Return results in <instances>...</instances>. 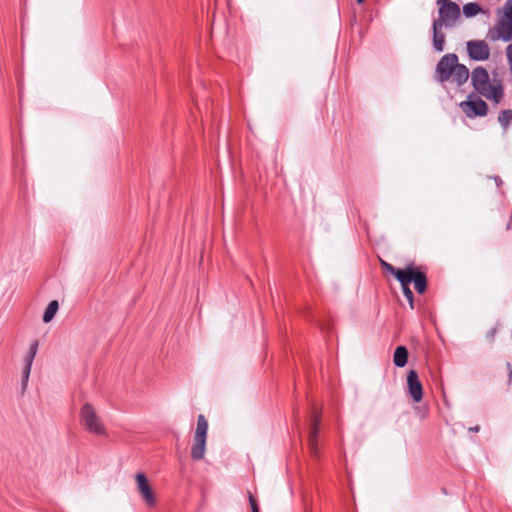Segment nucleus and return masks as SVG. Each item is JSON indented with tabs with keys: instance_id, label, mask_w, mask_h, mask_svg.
Returning a JSON list of instances; mask_svg holds the SVG:
<instances>
[{
	"instance_id": "obj_1",
	"label": "nucleus",
	"mask_w": 512,
	"mask_h": 512,
	"mask_svg": "<svg viewBox=\"0 0 512 512\" xmlns=\"http://www.w3.org/2000/svg\"><path fill=\"white\" fill-rule=\"evenodd\" d=\"M471 82L474 90L487 99H492L495 103H499L503 99L502 84L491 85L488 71L484 67L477 66L473 69Z\"/></svg>"
},
{
	"instance_id": "obj_2",
	"label": "nucleus",
	"mask_w": 512,
	"mask_h": 512,
	"mask_svg": "<svg viewBox=\"0 0 512 512\" xmlns=\"http://www.w3.org/2000/svg\"><path fill=\"white\" fill-rule=\"evenodd\" d=\"M208 422L204 415L200 414L197 418V427L194 435V443L191 448V458L199 461L204 458L206 439H207Z\"/></svg>"
},
{
	"instance_id": "obj_3",
	"label": "nucleus",
	"mask_w": 512,
	"mask_h": 512,
	"mask_svg": "<svg viewBox=\"0 0 512 512\" xmlns=\"http://www.w3.org/2000/svg\"><path fill=\"white\" fill-rule=\"evenodd\" d=\"M80 420L82 425L91 433L97 435L105 434V428L100 421L94 407L90 403H85L80 410Z\"/></svg>"
},
{
	"instance_id": "obj_4",
	"label": "nucleus",
	"mask_w": 512,
	"mask_h": 512,
	"mask_svg": "<svg viewBox=\"0 0 512 512\" xmlns=\"http://www.w3.org/2000/svg\"><path fill=\"white\" fill-rule=\"evenodd\" d=\"M461 17V10L456 2L441 5L438 9V18L433 22L444 26V28H451L455 26L457 20Z\"/></svg>"
},
{
	"instance_id": "obj_5",
	"label": "nucleus",
	"mask_w": 512,
	"mask_h": 512,
	"mask_svg": "<svg viewBox=\"0 0 512 512\" xmlns=\"http://www.w3.org/2000/svg\"><path fill=\"white\" fill-rule=\"evenodd\" d=\"M402 279H404V283L414 284L415 290L419 294H424L427 290V276L424 271L421 270L420 267L415 266L413 263L408 264L405 267L404 275H401Z\"/></svg>"
},
{
	"instance_id": "obj_6",
	"label": "nucleus",
	"mask_w": 512,
	"mask_h": 512,
	"mask_svg": "<svg viewBox=\"0 0 512 512\" xmlns=\"http://www.w3.org/2000/svg\"><path fill=\"white\" fill-rule=\"evenodd\" d=\"M458 64V56L455 53H448L441 57L439 62L436 65L435 69V79L444 83L448 81L453 71L455 70L456 65Z\"/></svg>"
},
{
	"instance_id": "obj_7",
	"label": "nucleus",
	"mask_w": 512,
	"mask_h": 512,
	"mask_svg": "<svg viewBox=\"0 0 512 512\" xmlns=\"http://www.w3.org/2000/svg\"><path fill=\"white\" fill-rule=\"evenodd\" d=\"M460 107L468 118L484 117L488 113V105L479 96L470 94Z\"/></svg>"
},
{
	"instance_id": "obj_8",
	"label": "nucleus",
	"mask_w": 512,
	"mask_h": 512,
	"mask_svg": "<svg viewBox=\"0 0 512 512\" xmlns=\"http://www.w3.org/2000/svg\"><path fill=\"white\" fill-rule=\"evenodd\" d=\"M466 48L471 60L485 61L490 57V48L484 40H470L466 43Z\"/></svg>"
},
{
	"instance_id": "obj_9",
	"label": "nucleus",
	"mask_w": 512,
	"mask_h": 512,
	"mask_svg": "<svg viewBox=\"0 0 512 512\" xmlns=\"http://www.w3.org/2000/svg\"><path fill=\"white\" fill-rule=\"evenodd\" d=\"M407 389L412 400L419 403L423 399V386L416 370H409L407 374Z\"/></svg>"
},
{
	"instance_id": "obj_10",
	"label": "nucleus",
	"mask_w": 512,
	"mask_h": 512,
	"mask_svg": "<svg viewBox=\"0 0 512 512\" xmlns=\"http://www.w3.org/2000/svg\"><path fill=\"white\" fill-rule=\"evenodd\" d=\"M136 483L138 491L141 493L144 501L148 506H154L156 503L154 492L149 485L148 479L143 473L136 474Z\"/></svg>"
},
{
	"instance_id": "obj_11",
	"label": "nucleus",
	"mask_w": 512,
	"mask_h": 512,
	"mask_svg": "<svg viewBox=\"0 0 512 512\" xmlns=\"http://www.w3.org/2000/svg\"><path fill=\"white\" fill-rule=\"evenodd\" d=\"M496 29L497 34H495L493 30H490L488 33V37L491 40L502 39L504 42L512 40V20L499 19Z\"/></svg>"
},
{
	"instance_id": "obj_12",
	"label": "nucleus",
	"mask_w": 512,
	"mask_h": 512,
	"mask_svg": "<svg viewBox=\"0 0 512 512\" xmlns=\"http://www.w3.org/2000/svg\"><path fill=\"white\" fill-rule=\"evenodd\" d=\"M319 427H320V414L315 412L312 422H311V425H310L309 433H308V446H309L310 451L313 454H316L317 449H318Z\"/></svg>"
},
{
	"instance_id": "obj_13",
	"label": "nucleus",
	"mask_w": 512,
	"mask_h": 512,
	"mask_svg": "<svg viewBox=\"0 0 512 512\" xmlns=\"http://www.w3.org/2000/svg\"><path fill=\"white\" fill-rule=\"evenodd\" d=\"M444 26L439 25L438 23L433 22L432 23V42H433V48L436 52H442L444 51V45H445V35L442 32V28Z\"/></svg>"
},
{
	"instance_id": "obj_14",
	"label": "nucleus",
	"mask_w": 512,
	"mask_h": 512,
	"mask_svg": "<svg viewBox=\"0 0 512 512\" xmlns=\"http://www.w3.org/2000/svg\"><path fill=\"white\" fill-rule=\"evenodd\" d=\"M451 77H453V81L458 86H462L463 84H465L468 81L469 69L467 68L466 65L460 64L458 62V64L456 65L455 70L453 71Z\"/></svg>"
},
{
	"instance_id": "obj_15",
	"label": "nucleus",
	"mask_w": 512,
	"mask_h": 512,
	"mask_svg": "<svg viewBox=\"0 0 512 512\" xmlns=\"http://www.w3.org/2000/svg\"><path fill=\"white\" fill-rule=\"evenodd\" d=\"M409 351L406 346H397L393 354V363L396 367L402 368L408 362Z\"/></svg>"
},
{
	"instance_id": "obj_16",
	"label": "nucleus",
	"mask_w": 512,
	"mask_h": 512,
	"mask_svg": "<svg viewBox=\"0 0 512 512\" xmlns=\"http://www.w3.org/2000/svg\"><path fill=\"white\" fill-rule=\"evenodd\" d=\"M33 361H34V358H32L31 356H28L27 354L24 356V359H23V369H22V379H21V390H22V393H24L26 388H27Z\"/></svg>"
},
{
	"instance_id": "obj_17",
	"label": "nucleus",
	"mask_w": 512,
	"mask_h": 512,
	"mask_svg": "<svg viewBox=\"0 0 512 512\" xmlns=\"http://www.w3.org/2000/svg\"><path fill=\"white\" fill-rule=\"evenodd\" d=\"M59 309V303L57 300H52L48 306L46 307L44 314H43V322L49 323L52 321V319L55 317L57 311Z\"/></svg>"
},
{
	"instance_id": "obj_18",
	"label": "nucleus",
	"mask_w": 512,
	"mask_h": 512,
	"mask_svg": "<svg viewBox=\"0 0 512 512\" xmlns=\"http://www.w3.org/2000/svg\"><path fill=\"white\" fill-rule=\"evenodd\" d=\"M480 12H482V8L476 2H470L463 6V14L466 18H472Z\"/></svg>"
},
{
	"instance_id": "obj_19",
	"label": "nucleus",
	"mask_w": 512,
	"mask_h": 512,
	"mask_svg": "<svg viewBox=\"0 0 512 512\" xmlns=\"http://www.w3.org/2000/svg\"><path fill=\"white\" fill-rule=\"evenodd\" d=\"M498 122L504 130L508 129L512 123V109H505L499 113Z\"/></svg>"
},
{
	"instance_id": "obj_20",
	"label": "nucleus",
	"mask_w": 512,
	"mask_h": 512,
	"mask_svg": "<svg viewBox=\"0 0 512 512\" xmlns=\"http://www.w3.org/2000/svg\"><path fill=\"white\" fill-rule=\"evenodd\" d=\"M380 265L383 270L391 273L397 280H399L401 278V275H404L405 273V269L395 268L393 265L382 259L380 260Z\"/></svg>"
},
{
	"instance_id": "obj_21",
	"label": "nucleus",
	"mask_w": 512,
	"mask_h": 512,
	"mask_svg": "<svg viewBox=\"0 0 512 512\" xmlns=\"http://www.w3.org/2000/svg\"><path fill=\"white\" fill-rule=\"evenodd\" d=\"M398 281L401 284L402 291H403L405 298L409 302L410 307L413 309L414 308V295H413L412 290L409 287V284L404 283V279H402V277Z\"/></svg>"
},
{
	"instance_id": "obj_22",
	"label": "nucleus",
	"mask_w": 512,
	"mask_h": 512,
	"mask_svg": "<svg viewBox=\"0 0 512 512\" xmlns=\"http://www.w3.org/2000/svg\"><path fill=\"white\" fill-rule=\"evenodd\" d=\"M38 346H39V342H38V340H34V341L30 344L29 349H28V351H27V353H26V354H27L28 356H31L32 358H34V359H35V356H36V354H37V352H38Z\"/></svg>"
},
{
	"instance_id": "obj_23",
	"label": "nucleus",
	"mask_w": 512,
	"mask_h": 512,
	"mask_svg": "<svg viewBox=\"0 0 512 512\" xmlns=\"http://www.w3.org/2000/svg\"><path fill=\"white\" fill-rule=\"evenodd\" d=\"M38 346H39V342H38V340H34V341L30 344L29 349H28V351H27V353H26V354H27L28 356H31L32 358H34V359H35V356H36V354H37V352H38Z\"/></svg>"
},
{
	"instance_id": "obj_24",
	"label": "nucleus",
	"mask_w": 512,
	"mask_h": 512,
	"mask_svg": "<svg viewBox=\"0 0 512 512\" xmlns=\"http://www.w3.org/2000/svg\"><path fill=\"white\" fill-rule=\"evenodd\" d=\"M248 497H249V504L251 507V511L252 512H260L258 503H257L256 499L253 497V495L251 494V492H248Z\"/></svg>"
},
{
	"instance_id": "obj_25",
	"label": "nucleus",
	"mask_w": 512,
	"mask_h": 512,
	"mask_svg": "<svg viewBox=\"0 0 512 512\" xmlns=\"http://www.w3.org/2000/svg\"><path fill=\"white\" fill-rule=\"evenodd\" d=\"M507 59L510 67L512 66V43L506 48Z\"/></svg>"
},
{
	"instance_id": "obj_26",
	"label": "nucleus",
	"mask_w": 512,
	"mask_h": 512,
	"mask_svg": "<svg viewBox=\"0 0 512 512\" xmlns=\"http://www.w3.org/2000/svg\"><path fill=\"white\" fill-rule=\"evenodd\" d=\"M506 369L508 373V384H510L512 381V365L510 362L506 363Z\"/></svg>"
},
{
	"instance_id": "obj_27",
	"label": "nucleus",
	"mask_w": 512,
	"mask_h": 512,
	"mask_svg": "<svg viewBox=\"0 0 512 512\" xmlns=\"http://www.w3.org/2000/svg\"><path fill=\"white\" fill-rule=\"evenodd\" d=\"M490 178L494 180V182L496 183L497 187L502 186L503 181H502V179L499 176L494 175V176H491Z\"/></svg>"
},
{
	"instance_id": "obj_28",
	"label": "nucleus",
	"mask_w": 512,
	"mask_h": 512,
	"mask_svg": "<svg viewBox=\"0 0 512 512\" xmlns=\"http://www.w3.org/2000/svg\"><path fill=\"white\" fill-rule=\"evenodd\" d=\"M450 2H453L452 0H437L436 3L440 7L441 5L448 4Z\"/></svg>"
},
{
	"instance_id": "obj_29",
	"label": "nucleus",
	"mask_w": 512,
	"mask_h": 512,
	"mask_svg": "<svg viewBox=\"0 0 512 512\" xmlns=\"http://www.w3.org/2000/svg\"><path fill=\"white\" fill-rule=\"evenodd\" d=\"M479 430H480V427L478 425L469 428V431H471V432H479Z\"/></svg>"
},
{
	"instance_id": "obj_30",
	"label": "nucleus",
	"mask_w": 512,
	"mask_h": 512,
	"mask_svg": "<svg viewBox=\"0 0 512 512\" xmlns=\"http://www.w3.org/2000/svg\"><path fill=\"white\" fill-rule=\"evenodd\" d=\"M365 0H356L358 4H362Z\"/></svg>"
}]
</instances>
